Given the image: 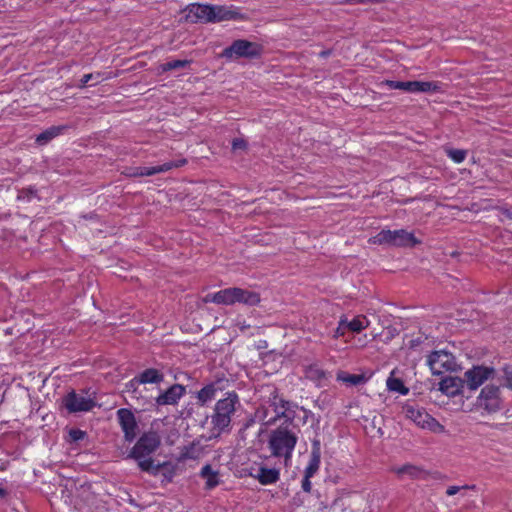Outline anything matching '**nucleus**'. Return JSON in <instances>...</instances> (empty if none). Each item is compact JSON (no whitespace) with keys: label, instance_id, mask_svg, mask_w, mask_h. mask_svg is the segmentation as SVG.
I'll return each mask as SVG.
<instances>
[{"label":"nucleus","instance_id":"obj_1","mask_svg":"<svg viewBox=\"0 0 512 512\" xmlns=\"http://www.w3.org/2000/svg\"><path fill=\"white\" fill-rule=\"evenodd\" d=\"M240 406V398L235 391L226 392L224 397L216 401L210 416L212 436L218 437L230 431L232 418Z\"/></svg>","mask_w":512,"mask_h":512},{"label":"nucleus","instance_id":"obj_2","mask_svg":"<svg viewBox=\"0 0 512 512\" xmlns=\"http://www.w3.org/2000/svg\"><path fill=\"white\" fill-rule=\"evenodd\" d=\"M297 443V434L289 428V425L283 424L270 431L267 447L271 456L282 461L285 467H289Z\"/></svg>","mask_w":512,"mask_h":512},{"label":"nucleus","instance_id":"obj_3","mask_svg":"<svg viewBox=\"0 0 512 512\" xmlns=\"http://www.w3.org/2000/svg\"><path fill=\"white\" fill-rule=\"evenodd\" d=\"M368 242L374 245H388L399 248H412L421 243L413 233L405 229H382L375 236L369 238Z\"/></svg>","mask_w":512,"mask_h":512},{"label":"nucleus","instance_id":"obj_4","mask_svg":"<svg viewBox=\"0 0 512 512\" xmlns=\"http://www.w3.org/2000/svg\"><path fill=\"white\" fill-rule=\"evenodd\" d=\"M186 395V386L175 383L162 391L156 398L143 397L142 403H138L136 410L149 411L161 406H175Z\"/></svg>","mask_w":512,"mask_h":512},{"label":"nucleus","instance_id":"obj_5","mask_svg":"<svg viewBox=\"0 0 512 512\" xmlns=\"http://www.w3.org/2000/svg\"><path fill=\"white\" fill-rule=\"evenodd\" d=\"M161 436L158 431L150 429L144 432L133 448L130 450V458L137 461L138 467L144 460H154L151 455L160 447Z\"/></svg>","mask_w":512,"mask_h":512},{"label":"nucleus","instance_id":"obj_6","mask_svg":"<svg viewBox=\"0 0 512 512\" xmlns=\"http://www.w3.org/2000/svg\"><path fill=\"white\" fill-rule=\"evenodd\" d=\"M218 304L233 305L235 303H243L249 306H255L260 303V295L257 292L231 287L222 289L217 292Z\"/></svg>","mask_w":512,"mask_h":512},{"label":"nucleus","instance_id":"obj_7","mask_svg":"<svg viewBox=\"0 0 512 512\" xmlns=\"http://www.w3.org/2000/svg\"><path fill=\"white\" fill-rule=\"evenodd\" d=\"M262 54V46L258 43L251 42L245 39H238L226 47L220 54V57L225 59H239L247 58L254 59L260 57Z\"/></svg>","mask_w":512,"mask_h":512},{"label":"nucleus","instance_id":"obj_8","mask_svg":"<svg viewBox=\"0 0 512 512\" xmlns=\"http://www.w3.org/2000/svg\"><path fill=\"white\" fill-rule=\"evenodd\" d=\"M503 403L501 389L494 384L484 386L476 400L477 407L488 414L499 412L503 408Z\"/></svg>","mask_w":512,"mask_h":512},{"label":"nucleus","instance_id":"obj_9","mask_svg":"<svg viewBox=\"0 0 512 512\" xmlns=\"http://www.w3.org/2000/svg\"><path fill=\"white\" fill-rule=\"evenodd\" d=\"M388 89L403 90L409 93H438L442 91L438 81H395L385 80L381 83Z\"/></svg>","mask_w":512,"mask_h":512},{"label":"nucleus","instance_id":"obj_10","mask_svg":"<svg viewBox=\"0 0 512 512\" xmlns=\"http://www.w3.org/2000/svg\"><path fill=\"white\" fill-rule=\"evenodd\" d=\"M427 363L434 375L456 371L459 367L455 356L446 350L431 352L428 356Z\"/></svg>","mask_w":512,"mask_h":512},{"label":"nucleus","instance_id":"obj_11","mask_svg":"<svg viewBox=\"0 0 512 512\" xmlns=\"http://www.w3.org/2000/svg\"><path fill=\"white\" fill-rule=\"evenodd\" d=\"M164 380V374L156 368H147L130 380V395L142 403V398L138 387L145 384H160Z\"/></svg>","mask_w":512,"mask_h":512},{"label":"nucleus","instance_id":"obj_12","mask_svg":"<svg viewBox=\"0 0 512 512\" xmlns=\"http://www.w3.org/2000/svg\"><path fill=\"white\" fill-rule=\"evenodd\" d=\"M495 369L484 365H474L464 373L466 387L475 391L482 386L487 380L494 377Z\"/></svg>","mask_w":512,"mask_h":512},{"label":"nucleus","instance_id":"obj_13","mask_svg":"<svg viewBox=\"0 0 512 512\" xmlns=\"http://www.w3.org/2000/svg\"><path fill=\"white\" fill-rule=\"evenodd\" d=\"M62 403L69 413L88 412L95 406L93 399L78 394L75 391L69 392L63 398Z\"/></svg>","mask_w":512,"mask_h":512},{"label":"nucleus","instance_id":"obj_14","mask_svg":"<svg viewBox=\"0 0 512 512\" xmlns=\"http://www.w3.org/2000/svg\"><path fill=\"white\" fill-rule=\"evenodd\" d=\"M141 471L153 476L162 475L166 482H171L176 474V467L169 461L155 463L154 460H144L140 463Z\"/></svg>","mask_w":512,"mask_h":512},{"label":"nucleus","instance_id":"obj_15","mask_svg":"<svg viewBox=\"0 0 512 512\" xmlns=\"http://www.w3.org/2000/svg\"><path fill=\"white\" fill-rule=\"evenodd\" d=\"M186 12V20L191 23H209L210 13L212 8L210 4L192 3L184 9Z\"/></svg>","mask_w":512,"mask_h":512},{"label":"nucleus","instance_id":"obj_16","mask_svg":"<svg viewBox=\"0 0 512 512\" xmlns=\"http://www.w3.org/2000/svg\"><path fill=\"white\" fill-rule=\"evenodd\" d=\"M187 164V159L179 158L177 160L168 161L161 165L150 166V167H142L139 168V171L130 173V176L141 175V176H152L158 173L167 172L173 168H179Z\"/></svg>","mask_w":512,"mask_h":512},{"label":"nucleus","instance_id":"obj_17","mask_svg":"<svg viewBox=\"0 0 512 512\" xmlns=\"http://www.w3.org/2000/svg\"><path fill=\"white\" fill-rule=\"evenodd\" d=\"M406 416L422 428H431L432 425H439L436 420L421 408L407 406Z\"/></svg>","mask_w":512,"mask_h":512},{"label":"nucleus","instance_id":"obj_18","mask_svg":"<svg viewBox=\"0 0 512 512\" xmlns=\"http://www.w3.org/2000/svg\"><path fill=\"white\" fill-rule=\"evenodd\" d=\"M321 464V444L318 439L312 441L311 453L308 465L304 470V476L312 478L319 470Z\"/></svg>","mask_w":512,"mask_h":512},{"label":"nucleus","instance_id":"obj_19","mask_svg":"<svg viewBox=\"0 0 512 512\" xmlns=\"http://www.w3.org/2000/svg\"><path fill=\"white\" fill-rule=\"evenodd\" d=\"M439 385H440L439 389L444 394H446L447 396H452V397L462 393L463 388L466 386L464 378L461 379L459 377H452V376L443 378L441 380V382L439 383Z\"/></svg>","mask_w":512,"mask_h":512},{"label":"nucleus","instance_id":"obj_20","mask_svg":"<svg viewBox=\"0 0 512 512\" xmlns=\"http://www.w3.org/2000/svg\"><path fill=\"white\" fill-rule=\"evenodd\" d=\"M212 12L210 13L209 23H217L227 20H235L238 18L239 13L231 7L221 5H211Z\"/></svg>","mask_w":512,"mask_h":512},{"label":"nucleus","instance_id":"obj_21","mask_svg":"<svg viewBox=\"0 0 512 512\" xmlns=\"http://www.w3.org/2000/svg\"><path fill=\"white\" fill-rule=\"evenodd\" d=\"M393 472L399 477L408 476L410 479H426L427 472L420 466L405 464L400 467L393 468Z\"/></svg>","mask_w":512,"mask_h":512},{"label":"nucleus","instance_id":"obj_22","mask_svg":"<svg viewBox=\"0 0 512 512\" xmlns=\"http://www.w3.org/2000/svg\"><path fill=\"white\" fill-rule=\"evenodd\" d=\"M256 479L261 485L275 484L280 479V470L277 468H267L265 466H261L258 469Z\"/></svg>","mask_w":512,"mask_h":512},{"label":"nucleus","instance_id":"obj_23","mask_svg":"<svg viewBox=\"0 0 512 512\" xmlns=\"http://www.w3.org/2000/svg\"><path fill=\"white\" fill-rule=\"evenodd\" d=\"M217 390L215 383H209L202 387L196 395L198 405L205 406L208 402L215 399Z\"/></svg>","mask_w":512,"mask_h":512},{"label":"nucleus","instance_id":"obj_24","mask_svg":"<svg viewBox=\"0 0 512 512\" xmlns=\"http://www.w3.org/2000/svg\"><path fill=\"white\" fill-rule=\"evenodd\" d=\"M200 476L205 480V488L211 490L219 484V474L210 464L204 465L200 470Z\"/></svg>","mask_w":512,"mask_h":512},{"label":"nucleus","instance_id":"obj_25","mask_svg":"<svg viewBox=\"0 0 512 512\" xmlns=\"http://www.w3.org/2000/svg\"><path fill=\"white\" fill-rule=\"evenodd\" d=\"M305 377L317 384L327 379V373L318 364H310L304 369Z\"/></svg>","mask_w":512,"mask_h":512},{"label":"nucleus","instance_id":"obj_26","mask_svg":"<svg viewBox=\"0 0 512 512\" xmlns=\"http://www.w3.org/2000/svg\"><path fill=\"white\" fill-rule=\"evenodd\" d=\"M272 405L275 407L274 411H275L276 415L273 419L268 420L267 423H270L271 420H276L278 418L287 417L286 411L288 410L289 402L284 400L283 398H280L278 396L277 391H274L272 394Z\"/></svg>","mask_w":512,"mask_h":512},{"label":"nucleus","instance_id":"obj_27","mask_svg":"<svg viewBox=\"0 0 512 512\" xmlns=\"http://www.w3.org/2000/svg\"><path fill=\"white\" fill-rule=\"evenodd\" d=\"M109 78H110V75L103 73V72H94V73L84 74L81 77L77 87L79 89H83L88 86V83L90 81H94V83L90 84V86H94V85L99 84L102 81L107 80Z\"/></svg>","mask_w":512,"mask_h":512},{"label":"nucleus","instance_id":"obj_28","mask_svg":"<svg viewBox=\"0 0 512 512\" xmlns=\"http://www.w3.org/2000/svg\"><path fill=\"white\" fill-rule=\"evenodd\" d=\"M346 327H348V330L359 333L362 330L366 329L369 325V320L363 316L359 315L353 318L351 321L346 320Z\"/></svg>","mask_w":512,"mask_h":512},{"label":"nucleus","instance_id":"obj_29","mask_svg":"<svg viewBox=\"0 0 512 512\" xmlns=\"http://www.w3.org/2000/svg\"><path fill=\"white\" fill-rule=\"evenodd\" d=\"M337 380L352 386H357L365 381V377L361 374L339 372L337 374Z\"/></svg>","mask_w":512,"mask_h":512},{"label":"nucleus","instance_id":"obj_30","mask_svg":"<svg viewBox=\"0 0 512 512\" xmlns=\"http://www.w3.org/2000/svg\"><path fill=\"white\" fill-rule=\"evenodd\" d=\"M61 132V128L60 127H51L45 131H43L42 133H40L37 138H36V142L39 144V145H44L46 143H48L50 140H52L53 138H55L56 136H58Z\"/></svg>","mask_w":512,"mask_h":512},{"label":"nucleus","instance_id":"obj_31","mask_svg":"<svg viewBox=\"0 0 512 512\" xmlns=\"http://www.w3.org/2000/svg\"><path fill=\"white\" fill-rule=\"evenodd\" d=\"M191 63H192V60H187V59H185V60H178V59L171 60V61H168V62L160 64L159 70L161 72H168V71H171V70H174V69L187 67Z\"/></svg>","mask_w":512,"mask_h":512},{"label":"nucleus","instance_id":"obj_32","mask_svg":"<svg viewBox=\"0 0 512 512\" xmlns=\"http://www.w3.org/2000/svg\"><path fill=\"white\" fill-rule=\"evenodd\" d=\"M387 387L390 391L398 392L402 395H407L409 392L408 388L399 378H389L387 380Z\"/></svg>","mask_w":512,"mask_h":512},{"label":"nucleus","instance_id":"obj_33","mask_svg":"<svg viewBox=\"0 0 512 512\" xmlns=\"http://www.w3.org/2000/svg\"><path fill=\"white\" fill-rule=\"evenodd\" d=\"M446 155L456 164L462 163L467 156V151L463 149H446Z\"/></svg>","mask_w":512,"mask_h":512},{"label":"nucleus","instance_id":"obj_34","mask_svg":"<svg viewBox=\"0 0 512 512\" xmlns=\"http://www.w3.org/2000/svg\"><path fill=\"white\" fill-rule=\"evenodd\" d=\"M200 455V450L197 447V444L192 443L188 446H185L181 451V457L183 459H197Z\"/></svg>","mask_w":512,"mask_h":512},{"label":"nucleus","instance_id":"obj_35","mask_svg":"<svg viewBox=\"0 0 512 512\" xmlns=\"http://www.w3.org/2000/svg\"><path fill=\"white\" fill-rule=\"evenodd\" d=\"M117 415L124 434V438L128 439V408L119 409Z\"/></svg>","mask_w":512,"mask_h":512},{"label":"nucleus","instance_id":"obj_36","mask_svg":"<svg viewBox=\"0 0 512 512\" xmlns=\"http://www.w3.org/2000/svg\"><path fill=\"white\" fill-rule=\"evenodd\" d=\"M503 386L512 390V365H504L501 369Z\"/></svg>","mask_w":512,"mask_h":512},{"label":"nucleus","instance_id":"obj_37","mask_svg":"<svg viewBox=\"0 0 512 512\" xmlns=\"http://www.w3.org/2000/svg\"><path fill=\"white\" fill-rule=\"evenodd\" d=\"M346 325V319L341 318L340 321L338 322V326L333 331L332 337L334 339L344 337L348 330V327H346Z\"/></svg>","mask_w":512,"mask_h":512},{"label":"nucleus","instance_id":"obj_38","mask_svg":"<svg viewBox=\"0 0 512 512\" xmlns=\"http://www.w3.org/2000/svg\"><path fill=\"white\" fill-rule=\"evenodd\" d=\"M68 435L70 442H78L86 437V432L78 428H71Z\"/></svg>","mask_w":512,"mask_h":512},{"label":"nucleus","instance_id":"obj_39","mask_svg":"<svg viewBox=\"0 0 512 512\" xmlns=\"http://www.w3.org/2000/svg\"><path fill=\"white\" fill-rule=\"evenodd\" d=\"M497 210L500 213V216H499L500 221H504V220L512 221V206L511 207H507V206L498 207Z\"/></svg>","mask_w":512,"mask_h":512},{"label":"nucleus","instance_id":"obj_40","mask_svg":"<svg viewBox=\"0 0 512 512\" xmlns=\"http://www.w3.org/2000/svg\"><path fill=\"white\" fill-rule=\"evenodd\" d=\"M475 489V485H463V486H449L446 490L447 496H453L457 494L460 490H468Z\"/></svg>","mask_w":512,"mask_h":512},{"label":"nucleus","instance_id":"obj_41","mask_svg":"<svg viewBox=\"0 0 512 512\" xmlns=\"http://www.w3.org/2000/svg\"><path fill=\"white\" fill-rule=\"evenodd\" d=\"M302 490L306 493H310L312 490L311 478L304 476L301 482Z\"/></svg>","mask_w":512,"mask_h":512},{"label":"nucleus","instance_id":"obj_42","mask_svg":"<svg viewBox=\"0 0 512 512\" xmlns=\"http://www.w3.org/2000/svg\"><path fill=\"white\" fill-rule=\"evenodd\" d=\"M246 148V141L241 138H235L232 141V149L238 150V149H244Z\"/></svg>","mask_w":512,"mask_h":512},{"label":"nucleus","instance_id":"obj_43","mask_svg":"<svg viewBox=\"0 0 512 512\" xmlns=\"http://www.w3.org/2000/svg\"><path fill=\"white\" fill-rule=\"evenodd\" d=\"M137 428V422L133 415V413L130 411V442L134 438L135 435V429Z\"/></svg>","mask_w":512,"mask_h":512},{"label":"nucleus","instance_id":"obj_44","mask_svg":"<svg viewBox=\"0 0 512 512\" xmlns=\"http://www.w3.org/2000/svg\"><path fill=\"white\" fill-rule=\"evenodd\" d=\"M217 292L215 293H209L207 294L204 298H203V301L205 303H215V304H218V300H217Z\"/></svg>","mask_w":512,"mask_h":512},{"label":"nucleus","instance_id":"obj_45","mask_svg":"<svg viewBox=\"0 0 512 512\" xmlns=\"http://www.w3.org/2000/svg\"><path fill=\"white\" fill-rule=\"evenodd\" d=\"M332 53V51L330 49L328 50H323L319 53V57L321 58H327L328 56H330Z\"/></svg>","mask_w":512,"mask_h":512},{"label":"nucleus","instance_id":"obj_46","mask_svg":"<svg viewBox=\"0 0 512 512\" xmlns=\"http://www.w3.org/2000/svg\"><path fill=\"white\" fill-rule=\"evenodd\" d=\"M6 496V491L0 487V497L4 498Z\"/></svg>","mask_w":512,"mask_h":512}]
</instances>
